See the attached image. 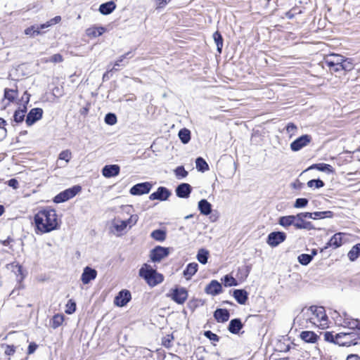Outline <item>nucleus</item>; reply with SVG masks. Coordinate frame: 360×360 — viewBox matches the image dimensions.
I'll return each mask as SVG.
<instances>
[{
    "instance_id": "15",
    "label": "nucleus",
    "mask_w": 360,
    "mask_h": 360,
    "mask_svg": "<svg viewBox=\"0 0 360 360\" xmlns=\"http://www.w3.org/2000/svg\"><path fill=\"white\" fill-rule=\"evenodd\" d=\"M97 276V271L89 267L86 266L81 276V281L83 284L86 285L94 281Z\"/></svg>"
},
{
    "instance_id": "50",
    "label": "nucleus",
    "mask_w": 360,
    "mask_h": 360,
    "mask_svg": "<svg viewBox=\"0 0 360 360\" xmlns=\"http://www.w3.org/2000/svg\"><path fill=\"white\" fill-rule=\"evenodd\" d=\"M25 34L26 35H30L31 37H34L35 35L39 34H40V31L39 30V27H38L31 26V27H27V29H25Z\"/></svg>"
},
{
    "instance_id": "55",
    "label": "nucleus",
    "mask_w": 360,
    "mask_h": 360,
    "mask_svg": "<svg viewBox=\"0 0 360 360\" xmlns=\"http://www.w3.org/2000/svg\"><path fill=\"white\" fill-rule=\"evenodd\" d=\"M63 60V56L59 54H54L49 59L45 60V62H52V63H60Z\"/></svg>"
},
{
    "instance_id": "34",
    "label": "nucleus",
    "mask_w": 360,
    "mask_h": 360,
    "mask_svg": "<svg viewBox=\"0 0 360 360\" xmlns=\"http://www.w3.org/2000/svg\"><path fill=\"white\" fill-rule=\"evenodd\" d=\"M8 269H11V270L16 275L17 279L18 281H21L23 278L22 273V266L19 265L18 263H12L8 265Z\"/></svg>"
},
{
    "instance_id": "14",
    "label": "nucleus",
    "mask_w": 360,
    "mask_h": 360,
    "mask_svg": "<svg viewBox=\"0 0 360 360\" xmlns=\"http://www.w3.org/2000/svg\"><path fill=\"white\" fill-rule=\"evenodd\" d=\"M131 298L130 292L127 290H122L115 297L114 303L117 307H124L131 300Z\"/></svg>"
},
{
    "instance_id": "5",
    "label": "nucleus",
    "mask_w": 360,
    "mask_h": 360,
    "mask_svg": "<svg viewBox=\"0 0 360 360\" xmlns=\"http://www.w3.org/2000/svg\"><path fill=\"white\" fill-rule=\"evenodd\" d=\"M360 336L355 332H343L336 334L335 344L340 346H351L358 344Z\"/></svg>"
},
{
    "instance_id": "23",
    "label": "nucleus",
    "mask_w": 360,
    "mask_h": 360,
    "mask_svg": "<svg viewBox=\"0 0 360 360\" xmlns=\"http://www.w3.org/2000/svg\"><path fill=\"white\" fill-rule=\"evenodd\" d=\"M191 192V186L188 184L183 183L176 189V195L179 198H187Z\"/></svg>"
},
{
    "instance_id": "52",
    "label": "nucleus",
    "mask_w": 360,
    "mask_h": 360,
    "mask_svg": "<svg viewBox=\"0 0 360 360\" xmlns=\"http://www.w3.org/2000/svg\"><path fill=\"white\" fill-rule=\"evenodd\" d=\"M308 204V200L307 198H297L294 204L295 208H303L305 207Z\"/></svg>"
},
{
    "instance_id": "60",
    "label": "nucleus",
    "mask_w": 360,
    "mask_h": 360,
    "mask_svg": "<svg viewBox=\"0 0 360 360\" xmlns=\"http://www.w3.org/2000/svg\"><path fill=\"white\" fill-rule=\"evenodd\" d=\"M171 0H157V8L165 7Z\"/></svg>"
},
{
    "instance_id": "35",
    "label": "nucleus",
    "mask_w": 360,
    "mask_h": 360,
    "mask_svg": "<svg viewBox=\"0 0 360 360\" xmlns=\"http://www.w3.org/2000/svg\"><path fill=\"white\" fill-rule=\"evenodd\" d=\"M360 255V243H358L353 246L349 251L347 256L351 261L356 259Z\"/></svg>"
},
{
    "instance_id": "30",
    "label": "nucleus",
    "mask_w": 360,
    "mask_h": 360,
    "mask_svg": "<svg viewBox=\"0 0 360 360\" xmlns=\"http://www.w3.org/2000/svg\"><path fill=\"white\" fill-rule=\"evenodd\" d=\"M116 8L114 1H110L105 4H102L99 7V11L103 15L111 13Z\"/></svg>"
},
{
    "instance_id": "43",
    "label": "nucleus",
    "mask_w": 360,
    "mask_h": 360,
    "mask_svg": "<svg viewBox=\"0 0 360 360\" xmlns=\"http://www.w3.org/2000/svg\"><path fill=\"white\" fill-rule=\"evenodd\" d=\"M165 236V232L160 229L155 230L151 233V237L156 240L163 241Z\"/></svg>"
},
{
    "instance_id": "7",
    "label": "nucleus",
    "mask_w": 360,
    "mask_h": 360,
    "mask_svg": "<svg viewBox=\"0 0 360 360\" xmlns=\"http://www.w3.org/2000/svg\"><path fill=\"white\" fill-rule=\"evenodd\" d=\"M286 239V234L281 231H274L269 234L266 240L267 244L271 247H276Z\"/></svg>"
},
{
    "instance_id": "24",
    "label": "nucleus",
    "mask_w": 360,
    "mask_h": 360,
    "mask_svg": "<svg viewBox=\"0 0 360 360\" xmlns=\"http://www.w3.org/2000/svg\"><path fill=\"white\" fill-rule=\"evenodd\" d=\"M343 57L336 53L329 54L325 58V63L327 66L340 64L343 61Z\"/></svg>"
},
{
    "instance_id": "58",
    "label": "nucleus",
    "mask_w": 360,
    "mask_h": 360,
    "mask_svg": "<svg viewBox=\"0 0 360 360\" xmlns=\"http://www.w3.org/2000/svg\"><path fill=\"white\" fill-rule=\"evenodd\" d=\"M4 352L6 355H13L15 352V347L12 345H6Z\"/></svg>"
},
{
    "instance_id": "61",
    "label": "nucleus",
    "mask_w": 360,
    "mask_h": 360,
    "mask_svg": "<svg viewBox=\"0 0 360 360\" xmlns=\"http://www.w3.org/2000/svg\"><path fill=\"white\" fill-rule=\"evenodd\" d=\"M8 185L16 189L18 188V181L15 179H12L8 181Z\"/></svg>"
},
{
    "instance_id": "56",
    "label": "nucleus",
    "mask_w": 360,
    "mask_h": 360,
    "mask_svg": "<svg viewBox=\"0 0 360 360\" xmlns=\"http://www.w3.org/2000/svg\"><path fill=\"white\" fill-rule=\"evenodd\" d=\"M297 127L292 124L289 123L286 127V131L287 133L289 134L290 137H292L293 135H295L296 131H297Z\"/></svg>"
},
{
    "instance_id": "63",
    "label": "nucleus",
    "mask_w": 360,
    "mask_h": 360,
    "mask_svg": "<svg viewBox=\"0 0 360 360\" xmlns=\"http://www.w3.org/2000/svg\"><path fill=\"white\" fill-rule=\"evenodd\" d=\"M60 20H61L60 16L58 15V16H56L53 18L51 19L50 20H49V25H51H51L59 23L60 22Z\"/></svg>"
},
{
    "instance_id": "29",
    "label": "nucleus",
    "mask_w": 360,
    "mask_h": 360,
    "mask_svg": "<svg viewBox=\"0 0 360 360\" xmlns=\"http://www.w3.org/2000/svg\"><path fill=\"white\" fill-rule=\"evenodd\" d=\"M313 169H316L319 171H321V172H327V173H333L334 172V169L331 165H328V164H324V163L312 165L311 166L308 167L305 171Z\"/></svg>"
},
{
    "instance_id": "19",
    "label": "nucleus",
    "mask_w": 360,
    "mask_h": 360,
    "mask_svg": "<svg viewBox=\"0 0 360 360\" xmlns=\"http://www.w3.org/2000/svg\"><path fill=\"white\" fill-rule=\"evenodd\" d=\"M205 291L207 294L214 296L221 292L222 287L217 281L213 280L206 286Z\"/></svg>"
},
{
    "instance_id": "47",
    "label": "nucleus",
    "mask_w": 360,
    "mask_h": 360,
    "mask_svg": "<svg viewBox=\"0 0 360 360\" xmlns=\"http://www.w3.org/2000/svg\"><path fill=\"white\" fill-rule=\"evenodd\" d=\"M342 70L350 71L354 68L352 60L349 58H345L343 57V61L342 62Z\"/></svg>"
},
{
    "instance_id": "45",
    "label": "nucleus",
    "mask_w": 360,
    "mask_h": 360,
    "mask_svg": "<svg viewBox=\"0 0 360 360\" xmlns=\"http://www.w3.org/2000/svg\"><path fill=\"white\" fill-rule=\"evenodd\" d=\"M313 259V255L302 254L298 257L299 262L302 265H307Z\"/></svg>"
},
{
    "instance_id": "16",
    "label": "nucleus",
    "mask_w": 360,
    "mask_h": 360,
    "mask_svg": "<svg viewBox=\"0 0 360 360\" xmlns=\"http://www.w3.org/2000/svg\"><path fill=\"white\" fill-rule=\"evenodd\" d=\"M188 292L184 288H176L172 294V299L178 304H183L187 300Z\"/></svg>"
},
{
    "instance_id": "21",
    "label": "nucleus",
    "mask_w": 360,
    "mask_h": 360,
    "mask_svg": "<svg viewBox=\"0 0 360 360\" xmlns=\"http://www.w3.org/2000/svg\"><path fill=\"white\" fill-rule=\"evenodd\" d=\"M300 338L304 342L314 344L319 340V336L313 331L304 330L300 333Z\"/></svg>"
},
{
    "instance_id": "17",
    "label": "nucleus",
    "mask_w": 360,
    "mask_h": 360,
    "mask_svg": "<svg viewBox=\"0 0 360 360\" xmlns=\"http://www.w3.org/2000/svg\"><path fill=\"white\" fill-rule=\"evenodd\" d=\"M171 195L170 191L165 187H159L158 190L151 193L149 196L150 200H166Z\"/></svg>"
},
{
    "instance_id": "8",
    "label": "nucleus",
    "mask_w": 360,
    "mask_h": 360,
    "mask_svg": "<svg viewBox=\"0 0 360 360\" xmlns=\"http://www.w3.org/2000/svg\"><path fill=\"white\" fill-rule=\"evenodd\" d=\"M169 253V248L158 246L153 249L150 253V259L153 262H159Z\"/></svg>"
},
{
    "instance_id": "32",
    "label": "nucleus",
    "mask_w": 360,
    "mask_h": 360,
    "mask_svg": "<svg viewBox=\"0 0 360 360\" xmlns=\"http://www.w3.org/2000/svg\"><path fill=\"white\" fill-rule=\"evenodd\" d=\"M18 96V91L17 89H4V99L7 100L9 103L14 102Z\"/></svg>"
},
{
    "instance_id": "11",
    "label": "nucleus",
    "mask_w": 360,
    "mask_h": 360,
    "mask_svg": "<svg viewBox=\"0 0 360 360\" xmlns=\"http://www.w3.org/2000/svg\"><path fill=\"white\" fill-rule=\"evenodd\" d=\"M346 236H348V234L342 232L334 234L326 244V248L328 247H333L334 248L340 247L347 240V239L345 238Z\"/></svg>"
},
{
    "instance_id": "36",
    "label": "nucleus",
    "mask_w": 360,
    "mask_h": 360,
    "mask_svg": "<svg viewBox=\"0 0 360 360\" xmlns=\"http://www.w3.org/2000/svg\"><path fill=\"white\" fill-rule=\"evenodd\" d=\"M179 137L184 144L188 143L191 139V132L188 129L184 128L179 131Z\"/></svg>"
},
{
    "instance_id": "46",
    "label": "nucleus",
    "mask_w": 360,
    "mask_h": 360,
    "mask_svg": "<svg viewBox=\"0 0 360 360\" xmlns=\"http://www.w3.org/2000/svg\"><path fill=\"white\" fill-rule=\"evenodd\" d=\"M314 217L316 219H323V218H331L333 217V213L330 211H324V212H313Z\"/></svg>"
},
{
    "instance_id": "20",
    "label": "nucleus",
    "mask_w": 360,
    "mask_h": 360,
    "mask_svg": "<svg viewBox=\"0 0 360 360\" xmlns=\"http://www.w3.org/2000/svg\"><path fill=\"white\" fill-rule=\"evenodd\" d=\"M343 327L347 328L348 329L353 330L352 332L356 333L360 336L359 333V328H360V321L357 319L345 318L342 323Z\"/></svg>"
},
{
    "instance_id": "59",
    "label": "nucleus",
    "mask_w": 360,
    "mask_h": 360,
    "mask_svg": "<svg viewBox=\"0 0 360 360\" xmlns=\"http://www.w3.org/2000/svg\"><path fill=\"white\" fill-rule=\"evenodd\" d=\"M172 338L169 335H167V337H165L162 340V344L164 346L167 347H169L171 346V340Z\"/></svg>"
},
{
    "instance_id": "22",
    "label": "nucleus",
    "mask_w": 360,
    "mask_h": 360,
    "mask_svg": "<svg viewBox=\"0 0 360 360\" xmlns=\"http://www.w3.org/2000/svg\"><path fill=\"white\" fill-rule=\"evenodd\" d=\"M120 167L117 165H105L102 169L103 175L106 178H110L118 175Z\"/></svg>"
},
{
    "instance_id": "6",
    "label": "nucleus",
    "mask_w": 360,
    "mask_h": 360,
    "mask_svg": "<svg viewBox=\"0 0 360 360\" xmlns=\"http://www.w3.org/2000/svg\"><path fill=\"white\" fill-rule=\"evenodd\" d=\"M82 191V187L79 185L68 188L55 196L53 202L60 203L65 202L78 194Z\"/></svg>"
},
{
    "instance_id": "53",
    "label": "nucleus",
    "mask_w": 360,
    "mask_h": 360,
    "mask_svg": "<svg viewBox=\"0 0 360 360\" xmlns=\"http://www.w3.org/2000/svg\"><path fill=\"white\" fill-rule=\"evenodd\" d=\"M105 122L110 125H113L117 122L116 116L112 113H108L105 115Z\"/></svg>"
},
{
    "instance_id": "28",
    "label": "nucleus",
    "mask_w": 360,
    "mask_h": 360,
    "mask_svg": "<svg viewBox=\"0 0 360 360\" xmlns=\"http://www.w3.org/2000/svg\"><path fill=\"white\" fill-rule=\"evenodd\" d=\"M198 265L195 262L190 263L187 265L184 271V276L186 280H190L192 276L197 272Z\"/></svg>"
},
{
    "instance_id": "3",
    "label": "nucleus",
    "mask_w": 360,
    "mask_h": 360,
    "mask_svg": "<svg viewBox=\"0 0 360 360\" xmlns=\"http://www.w3.org/2000/svg\"><path fill=\"white\" fill-rule=\"evenodd\" d=\"M304 316L315 326L326 329L329 326L328 317L323 307L311 306L302 310Z\"/></svg>"
},
{
    "instance_id": "42",
    "label": "nucleus",
    "mask_w": 360,
    "mask_h": 360,
    "mask_svg": "<svg viewBox=\"0 0 360 360\" xmlns=\"http://www.w3.org/2000/svg\"><path fill=\"white\" fill-rule=\"evenodd\" d=\"M26 107L24 106L23 109L17 110L14 113V120L16 122H21L23 121L25 116Z\"/></svg>"
},
{
    "instance_id": "54",
    "label": "nucleus",
    "mask_w": 360,
    "mask_h": 360,
    "mask_svg": "<svg viewBox=\"0 0 360 360\" xmlns=\"http://www.w3.org/2000/svg\"><path fill=\"white\" fill-rule=\"evenodd\" d=\"M324 339L327 342H333L335 344L336 334L333 335L332 332H326L324 333Z\"/></svg>"
},
{
    "instance_id": "62",
    "label": "nucleus",
    "mask_w": 360,
    "mask_h": 360,
    "mask_svg": "<svg viewBox=\"0 0 360 360\" xmlns=\"http://www.w3.org/2000/svg\"><path fill=\"white\" fill-rule=\"evenodd\" d=\"M328 67L330 68V70L331 71H334V72H338V71L342 70V63L338 64V65H330Z\"/></svg>"
},
{
    "instance_id": "1",
    "label": "nucleus",
    "mask_w": 360,
    "mask_h": 360,
    "mask_svg": "<svg viewBox=\"0 0 360 360\" xmlns=\"http://www.w3.org/2000/svg\"><path fill=\"white\" fill-rule=\"evenodd\" d=\"M37 233H47L60 228L61 220L56 211L49 207L39 210L34 216Z\"/></svg>"
},
{
    "instance_id": "48",
    "label": "nucleus",
    "mask_w": 360,
    "mask_h": 360,
    "mask_svg": "<svg viewBox=\"0 0 360 360\" xmlns=\"http://www.w3.org/2000/svg\"><path fill=\"white\" fill-rule=\"evenodd\" d=\"M72 158V153L69 150H65L60 153L58 158L61 160H65L67 163L70 162Z\"/></svg>"
},
{
    "instance_id": "4",
    "label": "nucleus",
    "mask_w": 360,
    "mask_h": 360,
    "mask_svg": "<svg viewBox=\"0 0 360 360\" xmlns=\"http://www.w3.org/2000/svg\"><path fill=\"white\" fill-rule=\"evenodd\" d=\"M139 276L142 277L150 286H155L163 281V276L157 272L150 265L144 264L139 269Z\"/></svg>"
},
{
    "instance_id": "33",
    "label": "nucleus",
    "mask_w": 360,
    "mask_h": 360,
    "mask_svg": "<svg viewBox=\"0 0 360 360\" xmlns=\"http://www.w3.org/2000/svg\"><path fill=\"white\" fill-rule=\"evenodd\" d=\"M242 326L241 321L239 319H233L229 323V330L231 333L236 334L242 328Z\"/></svg>"
},
{
    "instance_id": "49",
    "label": "nucleus",
    "mask_w": 360,
    "mask_h": 360,
    "mask_svg": "<svg viewBox=\"0 0 360 360\" xmlns=\"http://www.w3.org/2000/svg\"><path fill=\"white\" fill-rule=\"evenodd\" d=\"M76 310V304L72 300H68L65 306V313L68 314H73Z\"/></svg>"
},
{
    "instance_id": "39",
    "label": "nucleus",
    "mask_w": 360,
    "mask_h": 360,
    "mask_svg": "<svg viewBox=\"0 0 360 360\" xmlns=\"http://www.w3.org/2000/svg\"><path fill=\"white\" fill-rule=\"evenodd\" d=\"M213 39L217 47V51L219 53H221L223 47V38L219 32H215L213 34Z\"/></svg>"
},
{
    "instance_id": "10",
    "label": "nucleus",
    "mask_w": 360,
    "mask_h": 360,
    "mask_svg": "<svg viewBox=\"0 0 360 360\" xmlns=\"http://www.w3.org/2000/svg\"><path fill=\"white\" fill-rule=\"evenodd\" d=\"M311 141L309 135H302L290 143V148L292 151H298L307 146Z\"/></svg>"
},
{
    "instance_id": "38",
    "label": "nucleus",
    "mask_w": 360,
    "mask_h": 360,
    "mask_svg": "<svg viewBox=\"0 0 360 360\" xmlns=\"http://www.w3.org/2000/svg\"><path fill=\"white\" fill-rule=\"evenodd\" d=\"M209 252L205 249H200L197 254V259L199 262L205 264L207 262Z\"/></svg>"
},
{
    "instance_id": "51",
    "label": "nucleus",
    "mask_w": 360,
    "mask_h": 360,
    "mask_svg": "<svg viewBox=\"0 0 360 360\" xmlns=\"http://www.w3.org/2000/svg\"><path fill=\"white\" fill-rule=\"evenodd\" d=\"M174 172H175L176 176L178 179L184 178L188 175V172L185 170V169L182 166L178 167L174 170Z\"/></svg>"
},
{
    "instance_id": "13",
    "label": "nucleus",
    "mask_w": 360,
    "mask_h": 360,
    "mask_svg": "<svg viewBox=\"0 0 360 360\" xmlns=\"http://www.w3.org/2000/svg\"><path fill=\"white\" fill-rule=\"evenodd\" d=\"M294 227L297 229H314V226L310 221H305L301 213L294 215Z\"/></svg>"
},
{
    "instance_id": "12",
    "label": "nucleus",
    "mask_w": 360,
    "mask_h": 360,
    "mask_svg": "<svg viewBox=\"0 0 360 360\" xmlns=\"http://www.w3.org/2000/svg\"><path fill=\"white\" fill-rule=\"evenodd\" d=\"M43 110L39 108L32 109L27 115L25 122L27 126H32L37 121L41 119Z\"/></svg>"
},
{
    "instance_id": "27",
    "label": "nucleus",
    "mask_w": 360,
    "mask_h": 360,
    "mask_svg": "<svg viewBox=\"0 0 360 360\" xmlns=\"http://www.w3.org/2000/svg\"><path fill=\"white\" fill-rule=\"evenodd\" d=\"M214 316L218 322H226L229 319V312L225 309H218L214 311Z\"/></svg>"
},
{
    "instance_id": "18",
    "label": "nucleus",
    "mask_w": 360,
    "mask_h": 360,
    "mask_svg": "<svg viewBox=\"0 0 360 360\" xmlns=\"http://www.w3.org/2000/svg\"><path fill=\"white\" fill-rule=\"evenodd\" d=\"M105 31L104 27L93 25L86 29L85 34L88 37L93 39L101 36Z\"/></svg>"
},
{
    "instance_id": "41",
    "label": "nucleus",
    "mask_w": 360,
    "mask_h": 360,
    "mask_svg": "<svg viewBox=\"0 0 360 360\" xmlns=\"http://www.w3.org/2000/svg\"><path fill=\"white\" fill-rule=\"evenodd\" d=\"M195 165L198 170L200 172H205L209 169V166L205 160L202 158H198L195 160Z\"/></svg>"
},
{
    "instance_id": "37",
    "label": "nucleus",
    "mask_w": 360,
    "mask_h": 360,
    "mask_svg": "<svg viewBox=\"0 0 360 360\" xmlns=\"http://www.w3.org/2000/svg\"><path fill=\"white\" fill-rule=\"evenodd\" d=\"M65 319L64 315L61 314H57L53 316L51 321V326L53 328H57L60 326Z\"/></svg>"
},
{
    "instance_id": "2",
    "label": "nucleus",
    "mask_w": 360,
    "mask_h": 360,
    "mask_svg": "<svg viewBox=\"0 0 360 360\" xmlns=\"http://www.w3.org/2000/svg\"><path fill=\"white\" fill-rule=\"evenodd\" d=\"M131 205H124L122 207V212L117 213L111 221V233L117 236H122L137 223L139 216L131 214Z\"/></svg>"
},
{
    "instance_id": "25",
    "label": "nucleus",
    "mask_w": 360,
    "mask_h": 360,
    "mask_svg": "<svg viewBox=\"0 0 360 360\" xmlns=\"http://www.w3.org/2000/svg\"><path fill=\"white\" fill-rule=\"evenodd\" d=\"M233 295L240 304H245L248 298V293L245 290H235Z\"/></svg>"
},
{
    "instance_id": "40",
    "label": "nucleus",
    "mask_w": 360,
    "mask_h": 360,
    "mask_svg": "<svg viewBox=\"0 0 360 360\" xmlns=\"http://www.w3.org/2000/svg\"><path fill=\"white\" fill-rule=\"evenodd\" d=\"M225 287H231V286H236L238 285V282L236 278H234L231 275H226L222 279H221Z\"/></svg>"
},
{
    "instance_id": "64",
    "label": "nucleus",
    "mask_w": 360,
    "mask_h": 360,
    "mask_svg": "<svg viewBox=\"0 0 360 360\" xmlns=\"http://www.w3.org/2000/svg\"><path fill=\"white\" fill-rule=\"evenodd\" d=\"M37 347V345L34 343H30L28 347V354H31L34 352Z\"/></svg>"
},
{
    "instance_id": "44",
    "label": "nucleus",
    "mask_w": 360,
    "mask_h": 360,
    "mask_svg": "<svg viewBox=\"0 0 360 360\" xmlns=\"http://www.w3.org/2000/svg\"><path fill=\"white\" fill-rule=\"evenodd\" d=\"M307 186L311 188H320L324 186V183L320 179H312L307 182Z\"/></svg>"
},
{
    "instance_id": "9",
    "label": "nucleus",
    "mask_w": 360,
    "mask_h": 360,
    "mask_svg": "<svg viewBox=\"0 0 360 360\" xmlns=\"http://www.w3.org/2000/svg\"><path fill=\"white\" fill-rule=\"evenodd\" d=\"M152 188V184L150 182L139 183L132 186L129 193L132 195H141L147 194Z\"/></svg>"
},
{
    "instance_id": "31",
    "label": "nucleus",
    "mask_w": 360,
    "mask_h": 360,
    "mask_svg": "<svg viewBox=\"0 0 360 360\" xmlns=\"http://www.w3.org/2000/svg\"><path fill=\"white\" fill-rule=\"evenodd\" d=\"M294 215L283 216L278 219V224L285 229H288L290 226H294Z\"/></svg>"
},
{
    "instance_id": "26",
    "label": "nucleus",
    "mask_w": 360,
    "mask_h": 360,
    "mask_svg": "<svg viewBox=\"0 0 360 360\" xmlns=\"http://www.w3.org/2000/svg\"><path fill=\"white\" fill-rule=\"evenodd\" d=\"M198 210L203 215H208L212 212V205L205 199L200 200L198 202Z\"/></svg>"
},
{
    "instance_id": "57",
    "label": "nucleus",
    "mask_w": 360,
    "mask_h": 360,
    "mask_svg": "<svg viewBox=\"0 0 360 360\" xmlns=\"http://www.w3.org/2000/svg\"><path fill=\"white\" fill-rule=\"evenodd\" d=\"M205 337L209 338L210 340H212V341H218L219 340L218 336L210 330L205 331Z\"/></svg>"
}]
</instances>
